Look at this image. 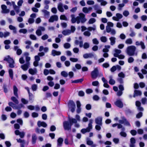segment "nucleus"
<instances>
[{"label": "nucleus", "mask_w": 147, "mask_h": 147, "mask_svg": "<svg viewBox=\"0 0 147 147\" xmlns=\"http://www.w3.org/2000/svg\"><path fill=\"white\" fill-rule=\"evenodd\" d=\"M69 122L65 121L63 122V127L65 130H69L71 129V127L73 123H76L77 122L76 119L74 118L71 119L69 118Z\"/></svg>", "instance_id": "nucleus-1"}, {"label": "nucleus", "mask_w": 147, "mask_h": 147, "mask_svg": "<svg viewBox=\"0 0 147 147\" xmlns=\"http://www.w3.org/2000/svg\"><path fill=\"white\" fill-rule=\"evenodd\" d=\"M136 50V47L133 45L128 46L127 49V54L130 56L134 55Z\"/></svg>", "instance_id": "nucleus-2"}, {"label": "nucleus", "mask_w": 147, "mask_h": 147, "mask_svg": "<svg viewBox=\"0 0 147 147\" xmlns=\"http://www.w3.org/2000/svg\"><path fill=\"white\" fill-rule=\"evenodd\" d=\"M3 60L7 61L9 63V66L10 67L13 68L14 67V61L9 55L7 56V57H5Z\"/></svg>", "instance_id": "nucleus-3"}, {"label": "nucleus", "mask_w": 147, "mask_h": 147, "mask_svg": "<svg viewBox=\"0 0 147 147\" xmlns=\"http://www.w3.org/2000/svg\"><path fill=\"white\" fill-rule=\"evenodd\" d=\"M68 105L69 108L70 109L71 112L72 113H74L76 107L74 102L72 100H69L68 103Z\"/></svg>", "instance_id": "nucleus-4"}, {"label": "nucleus", "mask_w": 147, "mask_h": 147, "mask_svg": "<svg viewBox=\"0 0 147 147\" xmlns=\"http://www.w3.org/2000/svg\"><path fill=\"white\" fill-rule=\"evenodd\" d=\"M122 120H119V122L121 124L124 123L125 125H126L129 126H130L131 125L129 122L127 120L125 117L124 116L121 117Z\"/></svg>", "instance_id": "nucleus-5"}, {"label": "nucleus", "mask_w": 147, "mask_h": 147, "mask_svg": "<svg viewBox=\"0 0 147 147\" xmlns=\"http://www.w3.org/2000/svg\"><path fill=\"white\" fill-rule=\"evenodd\" d=\"M99 71L97 67L95 68L91 73V77L93 79L96 78L98 76Z\"/></svg>", "instance_id": "nucleus-6"}, {"label": "nucleus", "mask_w": 147, "mask_h": 147, "mask_svg": "<svg viewBox=\"0 0 147 147\" xmlns=\"http://www.w3.org/2000/svg\"><path fill=\"white\" fill-rule=\"evenodd\" d=\"M115 104L117 107L122 108L123 107V104L121 100H117L114 103Z\"/></svg>", "instance_id": "nucleus-7"}, {"label": "nucleus", "mask_w": 147, "mask_h": 147, "mask_svg": "<svg viewBox=\"0 0 147 147\" xmlns=\"http://www.w3.org/2000/svg\"><path fill=\"white\" fill-rule=\"evenodd\" d=\"M102 117H98L95 119V123L100 125H102Z\"/></svg>", "instance_id": "nucleus-8"}, {"label": "nucleus", "mask_w": 147, "mask_h": 147, "mask_svg": "<svg viewBox=\"0 0 147 147\" xmlns=\"http://www.w3.org/2000/svg\"><path fill=\"white\" fill-rule=\"evenodd\" d=\"M37 125L39 127L42 126L44 127H45L47 126V124L44 121H38Z\"/></svg>", "instance_id": "nucleus-9"}, {"label": "nucleus", "mask_w": 147, "mask_h": 147, "mask_svg": "<svg viewBox=\"0 0 147 147\" xmlns=\"http://www.w3.org/2000/svg\"><path fill=\"white\" fill-rule=\"evenodd\" d=\"M79 15V17H80V18L81 19V23H83L85 22L86 20L85 18V15L84 14L82 13H80Z\"/></svg>", "instance_id": "nucleus-10"}, {"label": "nucleus", "mask_w": 147, "mask_h": 147, "mask_svg": "<svg viewBox=\"0 0 147 147\" xmlns=\"http://www.w3.org/2000/svg\"><path fill=\"white\" fill-rule=\"evenodd\" d=\"M37 137L35 134H33L32 135V142L33 144H34L36 142Z\"/></svg>", "instance_id": "nucleus-11"}, {"label": "nucleus", "mask_w": 147, "mask_h": 147, "mask_svg": "<svg viewBox=\"0 0 147 147\" xmlns=\"http://www.w3.org/2000/svg\"><path fill=\"white\" fill-rule=\"evenodd\" d=\"M136 141L135 139L134 138H131L130 139V147H135V145L134 144L136 143Z\"/></svg>", "instance_id": "nucleus-12"}, {"label": "nucleus", "mask_w": 147, "mask_h": 147, "mask_svg": "<svg viewBox=\"0 0 147 147\" xmlns=\"http://www.w3.org/2000/svg\"><path fill=\"white\" fill-rule=\"evenodd\" d=\"M63 141V138L61 137L59 138L57 140V146L59 147L61 146Z\"/></svg>", "instance_id": "nucleus-13"}, {"label": "nucleus", "mask_w": 147, "mask_h": 147, "mask_svg": "<svg viewBox=\"0 0 147 147\" xmlns=\"http://www.w3.org/2000/svg\"><path fill=\"white\" fill-rule=\"evenodd\" d=\"M142 92L140 91L135 90L134 91V94L133 95V97H135L136 96H141L142 95Z\"/></svg>", "instance_id": "nucleus-14"}, {"label": "nucleus", "mask_w": 147, "mask_h": 147, "mask_svg": "<svg viewBox=\"0 0 147 147\" xmlns=\"http://www.w3.org/2000/svg\"><path fill=\"white\" fill-rule=\"evenodd\" d=\"M52 55L55 56L56 55H59L61 54V53L60 51H57L55 50H53L52 51Z\"/></svg>", "instance_id": "nucleus-15"}, {"label": "nucleus", "mask_w": 147, "mask_h": 147, "mask_svg": "<svg viewBox=\"0 0 147 147\" xmlns=\"http://www.w3.org/2000/svg\"><path fill=\"white\" fill-rule=\"evenodd\" d=\"M84 81V79L82 78L79 79L71 81V83H82Z\"/></svg>", "instance_id": "nucleus-16"}, {"label": "nucleus", "mask_w": 147, "mask_h": 147, "mask_svg": "<svg viewBox=\"0 0 147 147\" xmlns=\"http://www.w3.org/2000/svg\"><path fill=\"white\" fill-rule=\"evenodd\" d=\"M13 93L15 96L17 97H18V89L16 86H14L13 87Z\"/></svg>", "instance_id": "nucleus-17"}, {"label": "nucleus", "mask_w": 147, "mask_h": 147, "mask_svg": "<svg viewBox=\"0 0 147 147\" xmlns=\"http://www.w3.org/2000/svg\"><path fill=\"white\" fill-rule=\"evenodd\" d=\"M34 96L33 94L31 93L29 94V100L31 102H32L34 101Z\"/></svg>", "instance_id": "nucleus-18"}, {"label": "nucleus", "mask_w": 147, "mask_h": 147, "mask_svg": "<svg viewBox=\"0 0 147 147\" xmlns=\"http://www.w3.org/2000/svg\"><path fill=\"white\" fill-rule=\"evenodd\" d=\"M109 39L111 41V45H113L115 42V38L114 37H111Z\"/></svg>", "instance_id": "nucleus-19"}, {"label": "nucleus", "mask_w": 147, "mask_h": 147, "mask_svg": "<svg viewBox=\"0 0 147 147\" xmlns=\"http://www.w3.org/2000/svg\"><path fill=\"white\" fill-rule=\"evenodd\" d=\"M21 68L24 71H26L28 68V65L27 64H25L21 65Z\"/></svg>", "instance_id": "nucleus-20"}, {"label": "nucleus", "mask_w": 147, "mask_h": 147, "mask_svg": "<svg viewBox=\"0 0 147 147\" xmlns=\"http://www.w3.org/2000/svg\"><path fill=\"white\" fill-rule=\"evenodd\" d=\"M93 56V55L92 53H86L83 55V57L85 59H87L89 57H91L92 56Z\"/></svg>", "instance_id": "nucleus-21"}, {"label": "nucleus", "mask_w": 147, "mask_h": 147, "mask_svg": "<svg viewBox=\"0 0 147 147\" xmlns=\"http://www.w3.org/2000/svg\"><path fill=\"white\" fill-rule=\"evenodd\" d=\"M92 119L90 120V123L88 124V126L87 128L88 129L89 131V132L90 131V130L92 128Z\"/></svg>", "instance_id": "nucleus-22"}, {"label": "nucleus", "mask_w": 147, "mask_h": 147, "mask_svg": "<svg viewBox=\"0 0 147 147\" xmlns=\"http://www.w3.org/2000/svg\"><path fill=\"white\" fill-rule=\"evenodd\" d=\"M9 77L11 80L13 79V72L12 69H9Z\"/></svg>", "instance_id": "nucleus-23"}, {"label": "nucleus", "mask_w": 147, "mask_h": 147, "mask_svg": "<svg viewBox=\"0 0 147 147\" xmlns=\"http://www.w3.org/2000/svg\"><path fill=\"white\" fill-rule=\"evenodd\" d=\"M11 100L15 104H18L19 103L18 100L14 96H12L11 98Z\"/></svg>", "instance_id": "nucleus-24"}, {"label": "nucleus", "mask_w": 147, "mask_h": 147, "mask_svg": "<svg viewBox=\"0 0 147 147\" xmlns=\"http://www.w3.org/2000/svg\"><path fill=\"white\" fill-rule=\"evenodd\" d=\"M110 79L109 81V83L111 85L114 84L115 83V81L112 78V77L111 76L110 77Z\"/></svg>", "instance_id": "nucleus-25"}, {"label": "nucleus", "mask_w": 147, "mask_h": 147, "mask_svg": "<svg viewBox=\"0 0 147 147\" xmlns=\"http://www.w3.org/2000/svg\"><path fill=\"white\" fill-rule=\"evenodd\" d=\"M62 33L64 35H67L70 33V31L69 30H64L62 32Z\"/></svg>", "instance_id": "nucleus-26"}, {"label": "nucleus", "mask_w": 147, "mask_h": 147, "mask_svg": "<svg viewBox=\"0 0 147 147\" xmlns=\"http://www.w3.org/2000/svg\"><path fill=\"white\" fill-rule=\"evenodd\" d=\"M61 75L62 76L66 78L68 76V74L65 71H63L61 72Z\"/></svg>", "instance_id": "nucleus-27"}, {"label": "nucleus", "mask_w": 147, "mask_h": 147, "mask_svg": "<svg viewBox=\"0 0 147 147\" xmlns=\"http://www.w3.org/2000/svg\"><path fill=\"white\" fill-rule=\"evenodd\" d=\"M28 71L29 73L32 75L36 73V71L32 68L30 69Z\"/></svg>", "instance_id": "nucleus-28"}, {"label": "nucleus", "mask_w": 147, "mask_h": 147, "mask_svg": "<svg viewBox=\"0 0 147 147\" xmlns=\"http://www.w3.org/2000/svg\"><path fill=\"white\" fill-rule=\"evenodd\" d=\"M9 105L11 107H12L13 109H15L16 108V105L12 102H9L8 103Z\"/></svg>", "instance_id": "nucleus-29"}, {"label": "nucleus", "mask_w": 147, "mask_h": 147, "mask_svg": "<svg viewBox=\"0 0 147 147\" xmlns=\"http://www.w3.org/2000/svg\"><path fill=\"white\" fill-rule=\"evenodd\" d=\"M70 46V44L68 43H65L64 44V47L66 49L69 48Z\"/></svg>", "instance_id": "nucleus-30"}, {"label": "nucleus", "mask_w": 147, "mask_h": 147, "mask_svg": "<svg viewBox=\"0 0 147 147\" xmlns=\"http://www.w3.org/2000/svg\"><path fill=\"white\" fill-rule=\"evenodd\" d=\"M42 11L44 13L45 16H48L49 15V12L47 11V10H42Z\"/></svg>", "instance_id": "nucleus-31"}, {"label": "nucleus", "mask_w": 147, "mask_h": 147, "mask_svg": "<svg viewBox=\"0 0 147 147\" xmlns=\"http://www.w3.org/2000/svg\"><path fill=\"white\" fill-rule=\"evenodd\" d=\"M96 21V20L94 18H90L88 21L89 24H92L95 22Z\"/></svg>", "instance_id": "nucleus-32"}, {"label": "nucleus", "mask_w": 147, "mask_h": 147, "mask_svg": "<svg viewBox=\"0 0 147 147\" xmlns=\"http://www.w3.org/2000/svg\"><path fill=\"white\" fill-rule=\"evenodd\" d=\"M81 132L83 134H84L87 132H89V131L86 128V129L83 128L81 130Z\"/></svg>", "instance_id": "nucleus-33"}, {"label": "nucleus", "mask_w": 147, "mask_h": 147, "mask_svg": "<svg viewBox=\"0 0 147 147\" xmlns=\"http://www.w3.org/2000/svg\"><path fill=\"white\" fill-rule=\"evenodd\" d=\"M142 113L141 112H140L136 115V117L138 119L142 117Z\"/></svg>", "instance_id": "nucleus-34"}, {"label": "nucleus", "mask_w": 147, "mask_h": 147, "mask_svg": "<svg viewBox=\"0 0 147 147\" xmlns=\"http://www.w3.org/2000/svg\"><path fill=\"white\" fill-rule=\"evenodd\" d=\"M100 40L102 42H105L107 41V38L106 36H102L100 38Z\"/></svg>", "instance_id": "nucleus-35"}, {"label": "nucleus", "mask_w": 147, "mask_h": 147, "mask_svg": "<svg viewBox=\"0 0 147 147\" xmlns=\"http://www.w3.org/2000/svg\"><path fill=\"white\" fill-rule=\"evenodd\" d=\"M72 18L71 21L72 23H74L76 21V18L74 17V15H71Z\"/></svg>", "instance_id": "nucleus-36"}, {"label": "nucleus", "mask_w": 147, "mask_h": 147, "mask_svg": "<svg viewBox=\"0 0 147 147\" xmlns=\"http://www.w3.org/2000/svg\"><path fill=\"white\" fill-rule=\"evenodd\" d=\"M60 19L61 20H67V18L66 16L64 15H61L60 17Z\"/></svg>", "instance_id": "nucleus-37"}, {"label": "nucleus", "mask_w": 147, "mask_h": 147, "mask_svg": "<svg viewBox=\"0 0 147 147\" xmlns=\"http://www.w3.org/2000/svg\"><path fill=\"white\" fill-rule=\"evenodd\" d=\"M132 42V40L131 38H129L127 39L125 41V43L127 44H131Z\"/></svg>", "instance_id": "nucleus-38"}, {"label": "nucleus", "mask_w": 147, "mask_h": 147, "mask_svg": "<svg viewBox=\"0 0 147 147\" xmlns=\"http://www.w3.org/2000/svg\"><path fill=\"white\" fill-rule=\"evenodd\" d=\"M16 140L18 142L22 143L21 144H24L25 142L24 140H22L20 138L19 139H17Z\"/></svg>", "instance_id": "nucleus-39"}, {"label": "nucleus", "mask_w": 147, "mask_h": 147, "mask_svg": "<svg viewBox=\"0 0 147 147\" xmlns=\"http://www.w3.org/2000/svg\"><path fill=\"white\" fill-rule=\"evenodd\" d=\"M78 95L80 96H83L84 95V93L83 91H80L78 92Z\"/></svg>", "instance_id": "nucleus-40"}, {"label": "nucleus", "mask_w": 147, "mask_h": 147, "mask_svg": "<svg viewBox=\"0 0 147 147\" xmlns=\"http://www.w3.org/2000/svg\"><path fill=\"white\" fill-rule=\"evenodd\" d=\"M32 89L33 91H36L37 89V85L35 84L32 85Z\"/></svg>", "instance_id": "nucleus-41"}, {"label": "nucleus", "mask_w": 147, "mask_h": 147, "mask_svg": "<svg viewBox=\"0 0 147 147\" xmlns=\"http://www.w3.org/2000/svg\"><path fill=\"white\" fill-rule=\"evenodd\" d=\"M89 47V45L87 42H85L84 44L83 47L85 49H87Z\"/></svg>", "instance_id": "nucleus-42"}, {"label": "nucleus", "mask_w": 147, "mask_h": 147, "mask_svg": "<svg viewBox=\"0 0 147 147\" xmlns=\"http://www.w3.org/2000/svg\"><path fill=\"white\" fill-rule=\"evenodd\" d=\"M129 14V11L127 10H125L123 13V15L125 17H127Z\"/></svg>", "instance_id": "nucleus-43"}, {"label": "nucleus", "mask_w": 147, "mask_h": 147, "mask_svg": "<svg viewBox=\"0 0 147 147\" xmlns=\"http://www.w3.org/2000/svg\"><path fill=\"white\" fill-rule=\"evenodd\" d=\"M118 76L119 77L121 78H124L125 77L124 74L122 72L119 73Z\"/></svg>", "instance_id": "nucleus-44"}, {"label": "nucleus", "mask_w": 147, "mask_h": 147, "mask_svg": "<svg viewBox=\"0 0 147 147\" xmlns=\"http://www.w3.org/2000/svg\"><path fill=\"white\" fill-rule=\"evenodd\" d=\"M3 89L4 92L5 93H6L8 92V90L7 88V86L5 84H4L3 85Z\"/></svg>", "instance_id": "nucleus-45"}, {"label": "nucleus", "mask_w": 147, "mask_h": 147, "mask_svg": "<svg viewBox=\"0 0 147 147\" xmlns=\"http://www.w3.org/2000/svg\"><path fill=\"white\" fill-rule=\"evenodd\" d=\"M116 16L119 20V19H121L123 17L122 15L119 13H116Z\"/></svg>", "instance_id": "nucleus-46"}, {"label": "nucleus", "mask_w": 147, "mask_h": 147, "mask_svg": "<svg viewBox=\"0 0 147 147\" xmlns=\"http://www.w3.org/2000/svg\"><path fill=\"white\" fill-rule=\"evenodd\" d=\"M19 32L20 33H22L23 34H26L27 32V30L26 29H21L19 30Z\"/></svg>", "instance_id": "nucleus-47"}, {"label": "nucleus", "mask_w": 147, "mask_h": 147, "mask_svg": "<svg viewBox=\"0 0 147 147\" xmlns=\"http://www.w3.org/2000/svg\"><path fill=\"white\" fill-rule=\"evenodd\" d=\"M36 34L38 36H41L42 34V32L40 30L38 29L36 31Z\"/></svg>", "instance_id": "nucleus-48"}, {"label": "nucleus", "mask_w": 147, "mask_h": 147, "mask_svg": "<svg viewBox=\"0 0 147 147\" xmlns=\"http://www.w3.org/2000/svg\"><path fill=\"white\" fill-rule=\"evenodd\" d=\"M56 129V127L54 125H51L50 127V130L51 131H53Z\"/></svg>", "instance_id": "nucleus-49"}, {"label": "nucleus", "mask_w": 147, "mask_h": 147, "mask_svg": "<svg viewBox=\"0 0 147 147\" xmlns=\"http://www.w3.org/2000/svg\"><path fill=\"white\" fill-rule=\"evenodd\" d=\"M130 133L132 135L135 136L137 134V131L136 130L133 129L131 131Z\"/></svg>", "instance_id": "nucleus-50"}, {"label": "nucleus", "mask_w": 147, "mask_h": 147, "mask_svg": "<svg viewBox=\"0 0 147 147\" xmlns=\"http://www.w3.org/2000/svg\"><path fill=\"white\" fill-rule=\"evenodd\" d=\"M38 114L36 112H33L32 113V116L33 117L35 118L38 116Z\"/></svg>", "instance_id": "nucleus-51"}, {"label": "nucleus", "mask_w": 147, "mask_h": 147, "mask_svg": "<svg viewBox=\"0 0 147 147\" xmlns=\"http://www.w3.org/2000/svg\"><path fill=\"white\" fill-rule=\"evenodd\" d=\"M92 84V85L94 86H97L98 85L99 82L98 81H96L93 82Z\"/></svg>", "instance_id": "nucleus-52"}, {"label": "nucleus", "mask_w": 147, "mask_h": 147, "mask_svg": "<svg viewBox=\"0 0 147 147\" xmlns=\"http://www.w3.org/2000/svg\"><path fill=\"white\" fill-rule=\"evenodd\" d=\"M9 28L11 30H15L14 31L15 33H16V28L14 26L12 25H10L9 26Z\"/></svg>", "instance_id": "nucleus-53"}, {"label": "nucleus", "mask_w": 147, "mask_h": 147, "mask_svg": "<svg viewBox=\"0 0 147 147\" xmlns=\"http://www.w3.org/2000/svg\"><path fill=\"white\" fill-rule=\"evenodd\" d=\"M34 20L32 18H29L28 21V22L29 24H32L34 22Z\"/></svg>", "instance_id": "nucleus-54"}, {"label": "nucleus", "mask_w": 147, "mask_h": 147, "mask_svg": "<svg viewBox=\"0 0 147 147\" xmlns=\"http://www.w3.org/2000/svg\"><path fill=\"white\" fill-rule=\"evenodd\" d=\"M48 38V36L47 35L45 34L42 36L41 38L43 40H45Z\"/></svg>", "instance_id": "nucleus-55"}, {"label": "nucleus", "mask_w": 147, "mask_h": 147, "mask_svg": "<svg viewBox=\"0 0 147 147\" xmlns=\"http://www.w3.org/2000/svg\"><path fill=\"white\" fill-rule=\"evenodd\" d=\"M120 134L121 136L124 137H125L127 136V134L126 133L123 131L121 132L120 133Z\"/></svg>", "instance_id": "nucleus-56"}, {"label": "nucleus", "mask_w": 147, "mask_h": 147, "mask_svg": "<svg viewBox=\"0 0 147 147\" xmlns=\"http://www.w3.org/2000/svg\"><path fill=\"white\" fill-rule=\"evenodd\" d=\"M84 34L85 36H90L91 34L89 31H86L84 32Z\"/></svg>", "instance_id": "nucleus-57"}, {"label": "nucleus", "mask_w": 147, "mask_h": 147, "mask_svg": "<svg viewBox=\"0 0 147 147\" xmlns=\"http://www.w3.org/2000/svg\"><path fill=\"white\" fill-rule=\"evenodd\" d=\"M93 92V90L91 89H87L86 90V92L87 94H89L92 93Z\"/></svg>", "instance_id": "nucleus-58"}, {"label": "nucleus", "mask_w": 147, "mask_h": 147, "mask_svg": "<svg viewBox=\"0 0 147 147\" xmlns=\"http://www.w3.org/2000/svg\"><path fill=\"white\" fill-rule=\"evenodd\" d=\"M134 60L133 58L132 57H130L128 59V62L130 63H132Z\"/></svg>", "instance_id": "nucleus-59"}, {"label": "nucleus", "mask_w": 147, "mask_h": 147, "mask_svg": "<svg viewBox=\"0 0 147 147\" xmlns=\"http://www.w3.org/2000/svg\"><path fill=\"white\" fill-rule=\"evenodd\" d=\"M76 21L77 24H79L80 21L81 22V19L80 18L79 16H77L76 18Z\"/></svg>", "instance_id": "nucleus-60"}, {"label": "nucleus", "mask_w": 147, "mask_h": 147, "mask_svg": "<svg viewBox=\"0 0 147 147\" xmlns=\"http://www.w3.org/2000/svg\"><path fill=\"white\" fill-rule=\"evenodd\" d=\"M21 101L24 104H26L28 103V101L24 98L21 99Z\"/></svg>", "instance_id": "nucleus-61"}, {"label": "nucleus", "mask_w": 147, "mask_h": 147, "mask_svg": "<svg viewBox=\"0 0 147 147\" xmlns=\"http://www.w3.org/2000/svg\"><path fill=\"white\" fill-rule=\"evenodd\" d=\"M19 136L21 138H23L25 136V133L24 131L20 132Z\"/></svg>", "instance_id": "nucleus-62"}, {"label": "nucleus", "mask_w": 147, "mask_h": 147, "mask_svg": "<svg viewBox=\"0 0 147 147\" xmlns=\"http://www.w3.org/2000/svg\"><path fill=\"white\" fill-rule=\"evenodd\" d=\"M141 24L139 23H138L136 24L135 26V28L137 29L140 28L141 27Z\"/></svg>", "instance_id": "nucleus-63"}, {"label": "nucleus", "mask_w": 147, "mask_h": 147, "mask_svg": "<svg viewBox=\"0 0 147 147\" xmlns=\"http://www.w3.org/2000/svg\"><path fill=\"white\" fill-rule=\"evenodd\" d=\"M30 38L32 40H35L36 39V36L33 34L30 35Z\"/></svg>", "instance_id": "nucleus-64"}]
</instances>
